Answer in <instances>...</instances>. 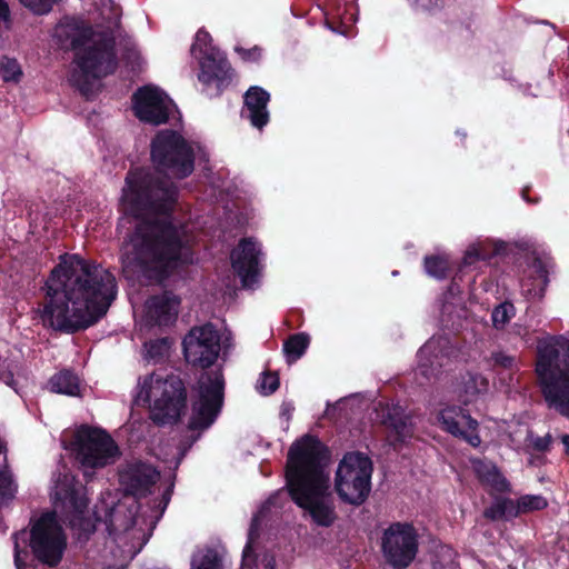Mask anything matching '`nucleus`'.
Here are the masks:
<instances>
[{
  "label": "nucleus",
  "mask_w": 569,
  "mask_h": 569,
  "mask_svg": "<svg viewBox=\"0 0 569 569\" xmlns=\"http://www.w3.org/2000/svg\"><path fill=\"white\" fill-rule=\"evenodd\" d=\"M170 182H159L148 172H130L122 191L123 232L120 250L122 271L127 278L160 279L179 261H187L183 246L188 241L182 228L168 221L164 212L176 200Z\"/></svg>",
  "instance_id": "f257e3e1"
},
{
  "label": "nucleus",
  "mask_w": 569,
  "mask_h": 569,
  "mask_svg": "<svg viewBox=\"0 0 569 569\" xmlns=\"http://www.w3.org/2000/svg\"><path fill=\"white\" fill-rule=\"evenodd\" d=\"M40 317L44 326L76 331L103 317L117 296L114 276L101 264L79 256L64 258L46 283Z\"/></svg>",
  "instance_id": "f03ea898"
},
{
  "label": "nucleus",
  "mask_w": 569,
  "mask_h": 569,
  "mask_svg": "<svg viewBox=\"0 0 569 569\" xmlns=\"http://www.w3.org/2000/svg\"><path fill=\"white\" fill-rule=\"evenodd\" d=\"M326 460L327 455L320 441L306 436L292 445L287 462V480L292 500L321 527H330L337 519Z\"/></svg>",
  "instance_id": "7ed1b4c3"
},
{
  "label": "nucleus",
  "mask_w": 569,
  "mask_h": 569,
  "mask_svg": "<svg viewBox=\"0 0 569 569\" xmlns=\"http://www.w3.org/2000/svg\"><path fill=\"white\" fill-rule=\"evenodd\" d=\"M166 506L167 501L157 515L146 518L138 516L139 505L133 497L128 496L116 502L111 492L103 495L101 505L96 507L94 518L103 521L114 536L109 548L112 549L116 543L121 547L119 559L111 563L112 567L123 568L141 550Z\"/></svg>",
  "instance_id": "20e7f679"
},
{
  "label": "nucleus",
  "mask_w": 569,
  "mask_h": 569,
  "mask_svg": "<svg viewBox=\"0 0 569 569\" xmlns=\"http://www.w3.org/2000/svg\"><path fill=\"white\" fill-rule=\"evenodd\" d=\"M54 38L62 48L76 50V63L80 73L74 72L73 81L78 86L113 71L116 63L110 36L94 32L83 21L66 18L56 27Z\"/></svg>",
  "instance_id": "39448f33"
},
{
  "label": "nucleus",
  "mask_w": 569,
  "mask_h": 569,
  "mask_svg": "<svg viewBox=\"0 0 569 569\" xmlns=\"http://www.w3.org/2000/svg\"><path fill=\"white\" fill-rule=\"evenodd\" d=\"M536 371L548 407L569 417V341L539 346Z\"/></svg>",
  "instance_id": "423d86ee"
},
{
  "label": "nucleus",
  "mask_w": 569,
  "mask_h": 569,
  "mask_svg": "<svg viewBox=\"0 0 569 569\" xmlns=\"http://www.w3.org/2000/svg\"><path fill=\"white\" fill-rule=\"evenodd\" d=\"M137 400L149 406L153 421L172 423L186 408V389L176 376L151 373L140 382Z\"/></svg>",
  "instance_id": "0eeeda50"
},
{
  "label": "nucleus",
  "mask_w": 569,
  "mask_h": 569,
  "mask_svg": "<svg viewBox=\"0 0 569 569\" xmlns=\"http://www.w3.org/2000/svg\"><path fill=\"white\" fill-rule=\"evenodd\" d=\"M28 539L30 540V548L39 561L56 566L61 560L67 539L54 515L46 513L41 516L32 526L30 533L20 531L13 536L17 569H27L23 567L22 556H28L26 550Z\"/></svg>",
  "instance_id": "6e6552de"
},
{
  "label": "nucleus",
  "mask_w": 569,
  "mask_h": 569,
  "mask_svg": "<svg viewBox=\"0 0 569 569\" xmlns=\"http://www.w3.org/2000/svg\"><path fill=\"white\" fill-rule=\"evenodd\" d=\"M66 448L76 453L86 476L93 470L114 463L120 456L119 448L113 439L99 428L83 426L78 429L73 440Z\"/></svg>",
  "instance_id": "1a4fd4ad"
},
{
  "label": "nucleus",
  "mask_w": 569,
  "mask_h": 569,
  "mask_svg": "<svg viewBox=\"0 0 569 569\" xmlns=\"http://www.w3.org/2000/svg\"><path fill=\"white\" fill-rule=\"evenodd\" d=\"M371 476L372 462L366 455H345L335 477V489L339 498L350 505H361L370 492Z\"/></svg>",
  "instance_id": "9d476101"
},
{
  "label": "nucleus",
  "mask_w": 569,
  "mask_h": 569,
  "mask_svg": "<svg viewBox=\"0 0 569 569\" xmlns=\"http://www.w3.org/2000/svg\"><path fill=\"white\" fill-rule=\"evenodd\" d=\"M151 158L159 172L171 178H184L193 170L191 148L176 132L161 131L151 146Z\"/></svg>",
  "instance_id": "9b49d317"
},
{
  "label": "nucleus",
  "mask_w": 569,
  "mask_h": 569,
  "mask_svg": "<svg viewBox=\"0 0 569 569\" xmlns=\"http://www.w3.org/2000/svg\"><path fill=\"white\" fill-rule=\"evenodd\" d=\"M381 550L386 562L395 569H406L418 552V533L408 522H395L382 533Z\"/></svg>",
  "instance_id": "f8f14e48"
},
{
  "label": "nucleus",
  "mask_w": 569,
  "mask_h": 569,
  "mask_svg": "<svg viewBox=\"0 0 569 569\" xmlns=\"http://www.w3.org/2000/svg\"><path fill=\"white\" fill-rule=\"evenodd\" d=\"M52 498L58 507L66 510L67 518L72 527L83 531L93 530L91 518L86 516L87 499L81 487L76 486L74 477L67 469L59 471L53 480Z\"/></svg>",
  "instance_id": "ddd939ff"
},
{
  "label": "nucleus",
  "mask_w": 569,
  "mask_h": 569,
  "mask_svg": "<svg viewBox=\"0 0 569 569\" xmlns=\"http://www.w3.org/2000/svg\"><path fill=\"white\" fill-rule=\"evenodd\" d=\"M199 400L193 407L192 428H208L216 419L223 398V380L219 372L203 373L199 379Z\"/></svg>",
  "instance_id": "4468645a"
},
{
  "label": "nucleus",
  "mask_w": 569,
  "mask_h": 569,
  "mask_svg": "<svg viewBox=\"0 0 569 569\" xmlns=\"http://www.w3.org/2000/svg\"><path fill=\"white\" fill-rule=\"evenodd\" d=\"M220 338L212 325L192 328L183 339L186 360L192 366L210 367L218 358Z\"/></svg>",
  "instance_id": "2eb2a0df"
},
{
  "label": "nucleus",
  "mask_w": 569,
  "mask_h": 569,
  "mask_svg": "<svg viewBox=\"0 0 569 569\" xmlns=\"http://www.w3.org/2000/svg\"><path fill=\"white\" fill-rule=\"evenodd\" d=\"M133 108L141 121L157 126L168 120L174 104L159 88L146 86L134 93Z\"/></svg>",
  "instance_id": "dca6fc26"
},
{
  "label": "nucleus",
  "mask_w": 569,
  "mask_h": 569,
  "mask_svg": "<svg viewBox=\"0 0 569 569\" xmlns=\"http://www.w3.org/2000/svg\"><path fill=\"white\" fill-rule=\"evenodd\" d=\"M438 421L445 431L466 440L472 447L480 445L477 420L460 407L448 406L441 409L438 413Z\"/></svg>",
  "instance_id": "f3484780"
},
{
  "label": "nucleus",
  "mask_w": 569,
  "mask_h": 569,
  "mask_svg": "<svg viewBox=\"0 0 569 569\" xmlns=\"http://www.w3.org/2000/svg\"><path fill=\"white\" fill-rule=\"evenodd\" d=\"M180 300L172 293L153 296L144 305L142 321L148 327L168 326L176 320Z\"/></svg>",
  "instance_id": "a211bd4d"
},
{
  "label": "nucleus",
  "mask_w": 569,
  "mask_h": 569,
  "mask_svg": "<svg viewBox=\"0 0 569 569\" xmlns=\"http://www.w3.org/2000/svg\"><path fill=\"white\" fill-rule=\"evenodd\" d=\"M259 253L260 249L251 240H242L231 253L232 268L241 278L244 287H251L257 281Z\"/></svg>",
  "instance_id": "6ab92c4d"
},
{
  "label": "nucleus",
  "mask_w": 569,
  "mask_h": 569,
  "mask_svg": "<svg viewBox=\"0 0 569 569\" xmlns=\"http://www.w3.org/2000/svg\"><path fill=\"white\" fill-rule=\"evenodd\" d=\"M380 408V421L389 430V440L392 446L403 442L412 436V425L409 416L400 406H382Z\"/></svg>",
  "instance_id": "aec40b11"
},
{
  "label": "nucleus",
  "mask_w": 569,
  "mask_h": 569,
  "mask_svg": "<svg viewBox=\"0 0 569 569\" xmlns=\"http://www.w3.org/2000/svg\"><path fill=\"white\" fill-rule=\"evenodd\" d=\"M159 472L149 465L138 463L128 467L120 475V481L131 496H142L157 482Z\"/></svg>",
  "instance_id": "412c9836"
},
{
  "label": "nucleus",
  "mask_w": 569,
  "mask_h": 569,
  "mask_svg": "<svg viewBox=\"0 0 569 569\" xmlns=\"http://www.w3.org/2000/svg\"><path fill=\"white\" fill-rule=\"evenodd\" d=\"M269 98V93L260 87H251L244 96L248 118L256 128L260 129L269 121V112L267 110Z\"/></svg>",
  "instance_id": "4be33fe9"
},
{
  "label": "nucleus",
  "mask_w": 569,
  "mask_h": 569,
  "mask_svg": "<svg viewBox=\"0 0 569 569\" xmlns=\"http://www.w3.org/2000/svg\"><path fill=\"white\" fill-rule=\"evenodd\" d=\"M471 463L477 477L485 486L500 492L507 489L506 479L493 463L481 459H473Z\"/></svg>",
  "instance_id": "5701e85b"
},
{
  "label": "nucleus",
  "mask_w": 569,
  "mask_h": 569,
  "mask_svg": "<svg viewBox=\"0 0 569 569\" xmlns=\"http://www.w3.org/2000/svg\"><path fill=\"white\" fill-rule=\"evenodd\" d=\"M200 81L209 83L213 79H221L226 76L228 63L220 56L206 54L200 58Z\"/></svg>",
  "instance_id": "b1692460"
},
{
  "label": "nucleus",
  "mask_w": 569,
  "mask_h": 569,
  "mask_svg": "<svg viewBox=\"0 0 569 569\" xmlns=\"http://www.w3.org/2000/svg\"><path fill=\"white\" fill-rule=\"evenodd\" d=\"M49 388L52 392L67 396H80L81 385L79 378L69 370L60 371L49 381Z\"/></svg>",
  "instance_id": "393cba45"
},
{
  "label": "nucleus",
  "mask_w": 569,
  "mask_h": 569,
  "mask_svg": "<svg viewBox=\"0 0 569 569\" xmlns=\"http://www.w3.org/2000/svg\"><path fill=\"white\" fill-rule=\"evenodd\" d=\"M455 557L456 553L450 547L441 546L421 569H457Z\"/></svg>",
  "instance_id": "a878e982"
},
{
  "label": "nucleus",
  "mask_w": 569,
  "mask_h": 569,
  "mask_svg": "<svg viewBox=\"0 0 569 569\" xmlns=\"http://www.w3.org/2000/svg\"><path fill=\"white\" fill-rule=\"evenodd\" d=\"M252 532L249 533V542L243 550V569H249L254 563V569H274V558L269 553H263L256 558L252 553Z\"/></svg>",
  "instance_id": "bb28decb"
},
{
  "label": "nucleus",
  "mask_w": 569,
  "mask_h": 569,
  "mask_svg": "<svg viewBox=\"0 0 569 569\" xmlns=\"http://www.w3.org/2000/svg\"><path fill=\"white\" fill-rule=\"evenodd\" d=\"M309 342L310 338L306 333H297L291 336L283 346L288 361L293 362L299 359L305 353Z\"/></svg>",
  "instance_id": "cd10ccee"
},
{
  "label": "nucleus",
  "mask_w": 569,
  "mask_h": 569,
  "mask_svg": "<svg viewBox=\"0 0 569 569\" xmlns=\"http://www.w3.org/2000/svg\"><path fill=\"white\" fill-rule=\"evenodd\" d=\"M435 350V343L428 342L426 343L418 353L419 357V367L418 372L422 375L427 380L431 379L432 377H436L437 371L433 368V362L430 359Z\"/></svg>",
  "instance_id": "c85d7f7f"
},
{
  "label": "nucleus",
  "mask_w": 569,
  "mask_h": 569,
  "mask_svg": "<svg viewBox=\"0 0 569 569\" xmlns=\"http://www.w3.org/2000/svg\"><path fill=\"white\" fill-rule=\"evenodd\" d=\"M488 389V381L482 376L473 375L469 376L463 382L465 399L466 403L470 402L472 398L480 395Z\"/></svg>",
  "instance_id": "c756f323"
},
{
  "label": "nucleus",
  "mask_w": 569,
  "mask_h": 569,
  "mask_svg": "<svg viewBox=\"0 0 569 569\" xmlns=\"http://www.w3.org/2000/svg\"><path fill=\"white\" fill-rule=\"evenodd\" d=\"M0 77L6 82H18L22 77V70L18 61L8 57L0 59Z\"/></svg>",
  "instance_id": "7c9ffc66"
},
{
  "label": "nucleus",
  "mask_w": 569,
  "mask_h": 569,
  "mask_svg": "<svg viewBox=\"0 0 569 569\" xmlns=\"http://www.w3.org/2000/svg\"><path fill=\"white\" fill-rule=\"evenodd\" d=\"M490 362L493 368L509 371L510 373L519 369L517 358L505 351H495L491 353Z\"/></svg>",
  "instance_id": "2f4dec72"
},
{
  "label": "nucleus",
  "mask_w": 569,
  "mask_h": 569,
  "mask_svg": "<svg viewBox=\"0 0 569 569\" xmlns=\"http://www.w3.org/2000/svg\"><path fill=\"white\" fill-rule=\"evenodd\" d=\"M425 267L428 274L443 278L449 269V262L445 257L431 256L425 259Z\"/></svg>",
  "instance_id": "473e14b6"
},
{
  "label": "nucleus",
  "mask_w": 569,
  "mask_h": 569,
  "mask_svg": "<svg viewBox=\"0 0 569 569\" xmlns=\"http://www.w3.org/2000/svg\"><path fill=\"white\" fill-rule=\"evenodd\" d=\"M515 316V307L511 303L505 302L496 307L492 311L491 318L496 329H502Z\"/></svg>",
  "instance_id": "72a5a7b5"
},
{
  "label": "nucleus",
  "mask_w": 569,
  "mask_h": 569,
  "mask_svg": "<svg viewBox=\"0 0 569 569\" xmlns=\"http://www.w3.org/2000/svg\"><path fill=\"white\" fill-rule=\"evenodd\" d=\"M192 569H221L220 558L214 550H207L194 557Z\"/></svg>",
  "instance_id": "f704fd0d"
},
{
  "label": "nucleus",
  "mask_w": 569,
  "mask_h": 569,
  "mask_svg": "<svg viewBox=\"0 0 569 569\" xmlns=\"http://www.w3.org/2000/svg\"><path fill=\"white\" fill-rule=\"evenodd\" d=\"M546 507L547 501L541 496H523L518 501V510L521 512L541 510Z\"/></svg>",
  "instance_id": "c9c22d12"
},
{
  "label": "nucleus",
  "mask_w": 569,
  "mask_h": 569,
  "mask_svg": "<svg viewBox=\"0 0 569 569\" xmlns=\"http://www.w3.org/2000/svg\"><path fill=\"white\" fill-rule=\"evenodd\" d=\"M170 345L166 339L150 341L146 343L147 356L150 359H160L167 356Z\"/></svg>",
  "instance_id": "e433bc0d"
},
{
  "label": "nucleus",
  "mask_w": 569,
  "mask_h": 569,
  "mask_svg": "<svg viewBox=\"0 0 569 569\" xmlns=\"http://www.w3.org/2000/svg\"><path fill=\"white\" fill-rule=\"evenodd\" d=\"M489 253L486 251L485 244L475 243L471 244L465 253L463 263L471 264L478 259H487Z\"/></svg>",
  "instance_id": "4c0bfd02"
},
{
  "label": "nucleus",
  "mask_w": 569,
  "mask_h": 569,
  "mask_svg": "<svg viewBox=\"0 0 569 569\" xmlns=\"http://www.w3.org/2000/svg\"><path fill=\"white\" fill-rule=\"evenodd\" d=\"M22 6L37 14H43L51 10L52 0H19Z\"/></svg>",
  "instance_id": "58836bf2"
},
{
  "label": "nucleus",
  "mask_w": 569,
  "mask_h": 569,
  "mask_svg": "<svg viewBox=\"0 0 569 569\" xmlns=\"http://www.w3.org/2000/svg\"><path fill=\"white\" fill-rule=\"evenodd\" d=\"M279 387V379L273 373H264L259 382V390L263 395L274 392Z\"/></svg>",
  "instance_id": "ea45409f"
},
{
  "label": "nucleus",
  "mask_w": 569,
  "mask_h": 569,
  "mask_svg": "<svg viewBox=\"0 0 569 569\" xmlns=\"http://www.w3.org/2000/svg\"><path fill=\"white\" fill-rule=\"evenodd\" d=\"M236 51L241 56L243 60L256 61L261 57V49L257 46L253 48L246 50L243 48L237 47Z\"/></svg>",
  "instance_id": "a19ab883"
},
{
  "label": "nucleus",
  "mask_w": 569,
  "mask_h": 569,
  "mask_svg": "<svg viewBox=\"0 0 569 569\" xmlns=\"http://www.w3.org/2000/svg\"><path fill=\"white\" fill-rule=\"evenodd\" d=\"M551 442V437L549 435L545 437H529V445H531L535 449L539 451H545L549 448Z\"/></svg>",
  "instance_id": "79ce46f5"
},
{
  "label": "nucleus",
  "mask_w": 569,
  "mask_h": 569,
  "mask_svg": "<svg viewBox=\"0 0 569 569\" xmlns=\"http://www.w3.org/2000/svg\"><path fill=\"white\" fill-rule=\"evenodd\" d=\"M210 41V34L207 31L199 30L196 34V41L192 46V53L196 54V51L199 49L200 51L207 47Z\"/></svg>",
  "instance_id": "37998d69"
},
{
  "label": "nucleus",
  "mask_w": 569,
  "mask_h": 569,
  "mask_svg": "<svg viewBox=\"0 0 569 569\" xmlns=\"http://www.w3.org/2000/svg\"><path fill=\"white\" fill-rule=\"evenodd\" d=\"M532 268L538 273L540 282L546 284L548 271H547L546 267L542 264V262L539 260H536L532 264Z\"/></svg>",
  "instance_id": "c03bdc74"
},
{
  "label": "nucleus",
  "mask_w": 569,
  "mask_h": 569,
  "mask_svg": "<svg viewBox=\"0 0 569 569\" xmlns=\"http://www.w3.org/2000/svg\"><path fill=\"white\" fill-rule=\"evenodd\" d=\"M502 515H503V510L499 506L490 507V508L486 509V511H485V516L490 519H497V518L501 517Z\"/></svg>",
  "instance_id": "a18cd8bd"
},
{
  "label": "nucleus",
  "mask_w": 569,
  "mask_h": 569,
  "mask_svg": "<svg viewBox=\"0 0 569 569\" xmlns=\"http://www.w3.org/2000/svg\"><path fill=\"white\" fill-rule=\"evenodd\" d=\"M10 17V10L8 3L4 0H0V19L8 21Z\"/></svg>",
  "instance_id": "49530a36"
},
{
  "label": "nucleus",
  "mask_w": 569,
  "mask_h": 569,
  "mask_svg": "<svg viewBox=\"0 0 569 569\" xmlns=\"http://www.w3.org/2000/svg\"><path fill=\"white\" fill-rule=\"evenodd\" d=\"M415 2L425 9H430L437 4V0H415Z\"/></svg>",
  "instance_id": "de8ad7c7"
},
{
  "label": "nucleus",
  "mask_w": 569,
  "mask_h": 569,
  "mask_svg": "<svg viewBox=\"0 0 569 569\" xmlns=\"http://www.w3.org/2000/svg\"><path fill=\"white\" fill-rule=\"evenodd\" d=\"M0 379L3 380L8 386L12 385V375L10 372H1L0 371Z\"/></svg>",
  "instance_id": "09e8293b"
},
{
  "label": "nucleus",
  "mask_w": 569,
  "mask_h": 569,
  "mask_svg": "<svg viewBox=\"0 0 569 569\" xmlns=\"http://www.w3.org/2000/svg\"><path fill=\"white\" fill-rule=\"evenodd\" d=\"M562 442L569 449V436L568 435L562 436Z\"/></svg>",
  "instance_id": "8fccbe9b"
},
{
  "label": "nucleus",
  "mask_w": 569,
  "mask_h": 569,
  "mask_svg": "<svg viewBox=\"0 0 569 569\" xmlns=\"http://www.w3.org/2000/svg\"><path fill=\"white\" fill-rule=\"evenodd\" d=\"M7 481V476L4 473H0V485H3Z\"/></svg>",
  "instance_id": "3c124183"
},
{
  "label": "nucleus",
  "mask_w": 569,
  "mask_h": 569,
  "mask_svg": "<svg viewBox=\"0 0 569 569\" xmlns=\"http://www.w3.org/2000/svg\"><path fill=\"white\" fill-rule=\"evenodd\" d=\"M4 450V443L0 440V453Z\"/></svg>",
  "instance_id": "603ef678"
},
{
  "label": "nucleus",
  "mask_w": 569,
  "mask_h": 569,
  "mask_svg": "<svg viewBox=\"0 0 569 569\" xmlns=\"http://www.w3.org/2000/svg\"><path fill=\"white\" fill-rule=\"evenodd\" d=\"M525 433L527 435V439L529 440V437H530L529 431L525 430Z\"/></svg>",
  "instance_id": "864d4df0"
},
{
  "label": "nucleus",
  "mask_w": 569,
  "mask_h": 569,
  "mask_svg": "<svg viewBox=\"0 0 569 569\" xmlns=\"http://www.w3.org/2000/svg\"><path fill=\"white\" fill-rule=\"evenodd\" d=\"M525 433L527 435V439L529 440V437H530L529 431L525 430Z\"/></svg>",
  "instance_id": "5fc2aeb1"
}]
</instances>
